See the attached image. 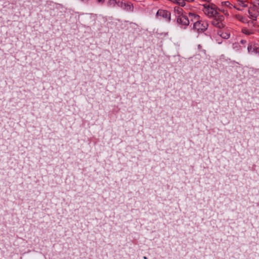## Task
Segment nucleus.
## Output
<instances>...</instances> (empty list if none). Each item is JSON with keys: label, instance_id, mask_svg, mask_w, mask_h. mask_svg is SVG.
Segmentation results:
<instances>
[{"label": "nucleus", "instance_id": "4", "mask_svg": "<svg viewBox=\"0 0 259 259\" xmlns=\"http://www.w3.org/2000/svg\"><path fill=\"white\" fill-rule=\"evenodd\" d=\"M255 8L259 10V0H255L253 7L249 8L248 10L250 18L253 20L259 16V11L255 10Z\"/></svg>", "mask_w": 259, "mask_h": 259}, {"label": "nucleus", "instance_id": "11", "mask_svg": "<svg viewBox=\"0 0 259 259\" xmlns=\"http://www.w3.org/2000/svg\"><path fill=\"white\" fill-rule=\"evenodd\" d=\"M174 12H175V13L176 14L178 15V16H179V15H184L183 14V9L182 8H181L179 6H176L174 8Z\"/></svg>", "mask_w": 259, "mask_h": 259}, {"label": "nucleus", "instance_id": "17", "mask_svg": "<svg viewBox=\"0 0 259 259\" xmlns=\"http://www.w3.org/2000/svg\"><path fill=\"white\" fill-rule=\"evenodd\" d=\"M240 42L242 44H244L245 43H246V41L245 40H241L240 41Z\"/></svg>", "mask_w": 259, "mask_h": 259}, {"label": "nucleus", "instance_id": "7", "mask_svg": "<svg viewBox=\"0 0 259 259\" xmlns=\"http://www.w3.org/2000/svg\"><path fill=\"white\" fill-rule=\"evenodd\" d=\"M157 18L165 19L166 21L170 20V14L166 10H159L156 13Z\"/></svg>", "mask_w": 259, "mask_h": 259}, {"label": "nucleus", "instance_id": "15", "mask_svg": "<svg viewBox=\"0 0 259 259\" xmlns=\"http://www.w3.org/2000/svg\"><path fill=\"white\" fill-rule=\"evenodd\" d=\"M176 4H178L179 6L184 7L185 5V1L184 0H177Z\"/></svg>", "mask_w": 259, "mask_h": 259}, {"label": "nucleus", "instance_id": "16", "mask_svg": "<svg viewBox=\"0 0 259 259\" xmlns=\"http://www.w3.org/2000/svg\"><path fill=\"white\" fill-rule=\"evenodd\" d=\"M221 35L223 38L225 39H228L230 36V35L227 33H222Z\"/></svg>", "mask_w": 259, "mask_h": 259}, {"label": "nucleus", "instance_id": "14", "mask_svg": "<svg viewBox=\"0 0 259 259\" xmlns=\"http://www.w3.org/2000/svg\"><path fill=\"white\" fill-rule=\"evenodd\" d=\"M235 17L236 19L239 20L240 21L243 22V23H246L247 22V19L243 17L242 16L239 15H236L235 16Z\"/></svg>", "mask_w": 259, "mask_h": 259}, {"label": "nucleus", "instance_id": "5", "mask_svg": "<svg viewBox=\"0 0 259 259\" xmlns=\"http://www.w3.org/2000/svg\"><path fill=\"white\" fill-rule=\"evenodd\" d=\"M214 19L211 21V24L215 27L222 28L224 27V24L222 23L224 20V16L220 14L213 17Z\"/></svg>", "mask_w": 259, "mask_h": 259}, {"label": "nucleus", "instance_id": "1", "mask_svg": "<svg viewBox=\"0 0 259 259\" xmlns=\"http://www.w3.org/2000/svg\"><path fill=\"white\" fill-rule=\"evenodd\" d=\"M202 11L206 16L210 18L214 17L219 14L217 11L215 6L212 4L203 5Z\"/></svg>", "mask_w": 259, "mask_h": 259}, {"label": "nucleus", "instance_id": "2", "mask_svg": "<svg viewBox=\"0 0 259 259\" xmlns=\"http://www.w3.org/2000/svg\"><path fill=\"white\" fill-rule=\"evenodd\" d=\"M233 8V5L228 1L222 2L220 5L219 11L224 14L226 17L230 15L229 11Z\"/></svg>", "mask_w": 259, "mask_h": 259}, {"label": "nucleus", "instance_id": "13", "mask_svg": "<svg viewBox=\"0 0 259 259\" xmlns=\"http://www.w3.org/2000/svg\"><path fill=\"white\" fill-rule=\"evenodd\" d=\"M107 5L109 7H115L117 5V3L115 0H109L108 1Z\"/></svg>", "mask_w": 259, "mask_h": 259}, {"label": "nucleus", "instance_id": "6", "mask_svg": "<svg viewBox=\"0 0 259 259\" xmlns=\"http://www.w3.org/2000/svg\"><path fill=\"white\" fill-rule=\"evenodd\" d=\"M249 3L247 1L244 0H236L233 8H235L239 11H242L244 8L248 7Z\"/></svg>", "mask_w": 259, "mask_h": 259}, {"label": "nucleus", "instance_id": "10", "mask_svg": "<svg viewBox=\"0 0 259 259\" xmlns=\"http://www.w3.org/2000/svg\"><path fill=\"white\" fill-rule=\"evenodd\" d=\"M188 15L191 21L194 22V23L198 21L200 19L199 16L195 13L190 12Z\"/></svg>", "mask_w": 259, "mask_h": 259}, {"label": "nucleus", "instance_id": "12", "mask_svg": "<svg viewBox=\"0 0 259 259\" xmlns=\"http://www.w3.org/2000/svg\"><path fill=\"white\" fill-rule=\"evenodd\" d=\"M242 32L245 34L246 35H251L254 33V32L252 30L249 29L247 28H243L242 29Z\"/></svg>", "mask_w": 259, "mask_h": 259}, {"label": "nucleus", "instance_id": "3", "mask_svg": "<svg viewBox=\"0 0 259 259\" xmlns=\"http://www.w3.org/2000/svg\"><path fill=\"white\" fill-rule=\"evenodd\" d=\"M208 26V23L206 21L200 19L197 22H195L193 24L194 29L198 32H204L207 30Z\"/></svg>", "mask_w": 259, "mask_h": 259}, {"label": "nucleus", "instance_id": "8", "mask_svg": "<svg viewBox=\"0 0 259 259\" xmlns=\"http://www.w3.org/2000/svg\"><path fill=\"white\" fill-rule=\"evenodd\" d=\"M248 52L251 54H259V45L257 44L251 42L247 47Z\"/></svg>", "mask_w": 259, "mask_h": 259}, {"label": "nucleus", "instance_id": "19", "mask_svg": "<svg viewBox=\"0 0 259 259\" xmlns=\"http://www.w3.org/2000/svg\"><path fill=\"white\" fill-rule=\"evenodd\" d=\"M125 7H128L130 9L131 8V6L130 5L124 4Z\"/></svg>", "mask_w": 259, "mask_h": 259}, {"label": "nucleus", "instance_id": "18", "mask_svg": "<svg viewBox=\"0 0 259 259\" xmlns=\"http://www.w3.org/2000/svg\"><path fill=\"white\" fill-rule=\"evenodd\" d=\"M184 1L188 3H191V2H193L194 0H184Z\"/></svg>", "mask_w": 259, "mask_h": 259}, {"label": "nucleus", "instance_id": "21", "mask_svg": "<svg viewBox=\"0 0 259 259\" xmlns=\"http://www.w3.org/2000/svg\"><path fill=\"white\" fill-rule=\"evenodd\" d=\"M146 258H147L146 257H144V259H146Z\"/></svg>", "mask_w": 259, "mask_h": 259}, {"label": "nucleus", "instance_id": "20", "mask_svg": "<svg viewBox=\"0 0 259 259\" xmlns=\"http://www.w3.org/2000/svg\"><path fill=\"white\" fill-rule=\"evenodd\" d=\"M98 2L99 3H104L105 2V0H98Z\"/></svg>", "mask_w": 259, "mask_h": 259}, {"label": "nucleus", "instance_id": "9", "mask_svg": "<svg viewBox=\"0 0 259 259\" xmlns=\"http://www.w3.org/2000/svg\"><path fill=\"white\" fill-rule=\"evenodd\" d=\"M177 21L178 22L181 24L182 25L185 26H187L189 24V20L188 18L185 15H179L177 16Z\"/></svg>", "mask_w": 259, "mask_h": 259}]
</instances>
